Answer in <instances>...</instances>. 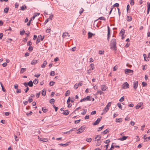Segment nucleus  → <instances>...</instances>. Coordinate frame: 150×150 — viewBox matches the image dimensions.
<instances>
[{"instance_id": "2eb2a0df", "label": "nucleus", "mask_w": 150, "mask_h": 150, "mask_svg": "<svg viewBox=\"0 0 150 150\" xmlns=\"http://www.w3.org/2000/svg\"><path fill=\"white\" fill-rule=\"evenodd\" d=\"M70 142H67L66 143L64 144H63L61 143V144H59L61 145L62 146H67L69 145L70 144Z\"/></svg>"}, {"instance_id": "5701e85b", "label": "nucleus", "mask_w": 150, "mask_h": 150, "mask_svg": "<svg viewBox=\"0 0 150 150\" xmlns=\"http://www.w3.org/2000/svg\"><path fill=\"white\" fill-rule=\"evenodd\" d=\"M21 10L22 11H24L26 9V6L25 5H23L21 7Z\"/></svg>"}, {"instance_id": "13d9d810", "label": "nucleus", "mask_w": 150, "mask_h": 150, "mask_svg": "<svg viewBox=\"0 0 150 150\" xmlns=\"http://www.w3.org/2000/svg\"><path fill=\"white\" fill-rule=\"evenodd\" d=\"M119 6V4H118L117 3H116L115 4H114L113 6L114 7H118Z\"/></svg>"}, {"instance_id": "bf43d9fd", "label": "nucleus", "mask_w": 150, "mask_h": 150, "mask_svg": "<svg viewBox=\"0 0 150 150\" xmlns=\"http://www.w3.org/2000/svg\"><path fill=\"white\" fill-rule=\"evenodd\" d=\"M14 137L15 140L16 141H18L19 140V139L18 138V137H17V136L16 135H15V134L14 135Z\"/></svg>"}, {"instance_id": "7c9ffc66", "label": "nucleus", "mask_w": 150, "mask_h": 150, "mask_svg": "<svg viewBox=\"0 0 150 150\" xmlns=\"http://www.w3.org/2000/svg\"><path fill=\"white\" fill-rule=\"evenodd\" d=\"M117 105L118 107L120 109H122V106L121 105V103H118L117 104Z\"/></svg>"}, {"instance_id": "473e14b6", "label": "nucleus", "mask_w": 150, "mask_h": 150, "mask_svg": "<svg viewBox=\"0 0 150 150\" xmlns=\"http://www.w3.org/2000/svg\"><path fill=\"white\" fill-rule=\"evenodd\" d=\"M55 83V82H54V81H51L49 83V85L50 86H53L54 85V84Z\"/></svg>"}, {"instance_id": "8fccbe9b", "label": "nucleus", "mask_w": 150, "mask_h": 150, "mask_svg": "<svg viewBox=\"0 0 150 150\" xmlns=\"http://www.w3.org/2000/svg\"><path fill=\"white\" fill-rule=\"evenodd\" d=\"M33 47L32 46H30L28 48V50L29 51H31L33 50Z\"/></svg>"}, {"instance_id": "aec40b11", "label": "nucleus", "mask_w": 150, "mask_h": 150, "mask_svg": "<svg viewBox=\"0 0 150 150\" xmlns=\"http://www.w3.org/2000/svg\"><path fill=\"white\" fill-rule=\"evenodd\" d=\"M109 108H107L106 107L103 110V113H105L109 110Z\"/></svg>"}, {"instance_id": "09e8293b", "label": "nucleus", "mask_w": 150, "mask_h": 150, "mask_svg": "<svg viewBox=\"0 0 150 150\" xmlns=\"http://www.w3.org/2000/svg\"><path fill=\"white\" fill-rule=\"evenodd\" d=\"M87 101V100H86V98H83L81 99L80 100V102H81L83 101Z\"/></svg>"}, {"instance_id": "1a4fd4ad", "label": "nucleus", "mask_w": 150, "mask_h": 150, "mask_svg": "<svg viewBox=\"0 0 150 150\" xmlns=\"http://www.w3.org/2000/svg\"><path fill=\"white\" fill-rule=\"evenodd\" d=\"M70 36V35L67 32H66L64 33L62 35V37L63 38H66L67 36L69 37Z\"/></svg>"}, {"instance_id": "7ed1b4c3", "label": "nucleus", "mask_w": 150, "mask_h": 150, "mask_svg": "<svg viewBox=\"0 0 150 150\" xmlns=\"http://www.w3.org/2000/svg\"><path fill=\"white\" fill-rule=\"evenodd\" d=\"M86 127L85 126H82L78 130V132H77L78 134L82 132L85 130Z\"/></svg>"}, {"instance_id": "774afa93", "label": "nucleus", "mask_w": 150, "mask_h": 150, "mask_svg": "<svg viewBox=\"0 0 150 150\" xmlns=\"http://www.w3.org/2000/svg\"><path fill=\"white\" fill-rule=\"evenodd\" d=\"M2 65L4 67H6L7 65V63L6 62H4L2 64Z\"/></svg>"}, {"instance_id": "052dcab7", "label": "nucleus", "mask_w": 150, "mask_h": 150, "mask_svg": "<svg viewBox=\"0 0 150 150\" xmlns=\"http://www.w3.org/2000/svg\"><path fill=\"white\" fill-rule=\"evenodd\" d=\"M104 51L102 50H100L99 52V53L100 54H104Z\"/></svg>"}, {"instance_id": "58836bf2", "label": "nucleus", "mask_w": 150, "mask_h": 150, "mask_svg": "<svg viewBox=\"0 0 150 150\" xmlns=\"http://www.w3.org/2000/svg\"><path fill=\"white\" fill-rule=\"evenodd\" d=\"M33 82L34 84H36L38 83V80L37 79H35L34 80Z\"/></svg>"}, {"instance_id": "9d476101", "label": "nucleus", "mask_w": 150, "mask_h": 150, "mask_svg": "<svg viewBox=\"0 0 150 150\" xmlns=\"http://www.w3.org/2000/svg\"><path fill=\"white\" fill-rule=\"evenodd\" d=\"M101 89L103 91H106L107 88L106 86L104 85H102L101 86Z\"/></svg>"}, {"instance_id": "3c124183", "label": "nucleus", "mask_w": 150, "mask_h": 150, "mask_svg": "<svg viewBox=\"0 0 150 150\" xmlns=\"http://www.w3.org/2000/svg\"><path fill=\"white\" fill-rule=\"evenodd\" d=\"M101 142H99V141H98L96 145V146H98L100 145L101 144Z\"/></svg>"}, {"instance_id": "a18cd8bd", "label": "nucleus", "mask_w": 150, "mask_h": 150, "mask_svg": "<svg viewBox=\"0 0 150 150\" xmlns=\"http://www.w3.org/2000/svg\"><path fill=\"white\" fill-rule=\"evenodd\" d=\"M143 56H144V61H149V59L147 60L146 58V54H144Z\"/></svg>"}, {"instance_id": "0e129e2a", "label": "nucleus", "mask_w": 150, "mask_h": 150, "mask_svg": "<svg viewBox=\"0 0 150 150\" xmlns=\"http://www.w3.org/2000/svg\"><path fill=\"white\" fill-rule=\"evenodd\" d=\"M147 9H150V3L149 2H147Z\"/></svg>"}, {"instance_id": "69168bd1", "label": "nucleus", "mask_w": 150, "mask_h": 150, "mask_svg": "<svg viewBox=\"0 0 150 150\" xmlns=\"http://www.w3.org/2000/svg\"><path fill=\"white\" fill-rule=\"evenodd\" d=\"M40 92H39L38 93H37L36 94V96L37 98H38L39 97V96L40 95Z\"/></svg>"}, {"instance_id": "c03bdc74", "label": "nucleus", "mask_w": 150, "mask_h": 150, "mask_svg": "<svg viewBox=\"0 0 150 150\" xmlns=\"http://www.w3.org/2000/svg\"><path fill=\"white\" fill-rule=\"evenodd\" d=\"M25 31L24 30H23L22 31H20V34L21 35H23L24 33H25Z\"/></svg>"}, {"instance_id": "4d7b16f0", "label": "nucleus", "mask_w": 150, "mask_h": 150, "mask_svg": "<svg viewBox=\"0 0 150 150\" xmlns=\"http://www.w3.org/2000/svg\"><path fill=\"white\" fill-rule=\"evenodd\" d=\"M129 8H130V6L129 5V4H128L127 6V12H128V11H130V10H129Z\"/></svg>"}, {"instance_id": "5fc2aeb1", "label": "nucleus", "mask_w": 150, "mask_h": 150, "mask_svg": "<svg viewBox=\"0 0 150 150\" xmlns=\"http://www.w3.org/2000/svg\"><path fill=\"white\" fill-rule=\"evenodd\" d=\"M30 33L29 31H28L26 33H25V35H26V37H27L29 36V34Z\"/></svg>"}, {"instance_id": "e2e57ef3", "label": "nucleus", "mask_w": 150, "mask_h": 150, "mask_svg": "<svg viewBox=\"0 0 150 150\" xmlns=\"http://www.w3.org/2000/svg\"><path fill=\"white\" fill-rule=\"evenodd\" d=\"M28 102L30 103L32 101L33 99L31 98L30 97H29V98H28Z\"/></svg>"}, {"instance_id": "338daca9", "label": "nucleus", "mask_w": 150, "mask_h": 150, "mask_svg": "<svg viewBox=\"0 0 150 150\" xmlns=\"http://www.w3.org/2000/svg\"><path fill=\"white\" fill-rule=\"evenodd\" d=\"M96 111H93L91 113V115H94L95 114H96Z\"/></svg>"}, {"instance_id": "4be33fe9", "label": "nucleus", "mask_w": 150, "mask_h": 150, "mask_svg": "<svg viewBox=\"0 0 150 150\" xmlns=\"http://www.w3.org/2000/svg\"><path fill=\"white\" fill-rule=\"evenodd\" d=\"M18 84H16L14 86V87L16 89V92L17 93H19V90L18 89Z\"/></svg>"}, {"instance_id": "603ef678", "label": "nucleus", "mask_w": 150, "mask_h": 150, "mask_svg": "<svg viewBox=\"0 0 150 150\" xmlns=\"http://www.w3.org/2000/svg\"><path fill=\"white\" fill-rule=\"evenodd\" d=\"M109 131L107 130V129H106L105 130H104L103 132L102 133H103V134H107Z\"/></svg>"}, {"instance_id": "ddd939ff", "label": "nucleus", "mask_w": 150, "mask_h": 150, "mask_svg": "<svg viewBox=\"0 0 150 150\" xmlns=\"http://www.w3.org/2000/svg\"><path fill=\"white\" fill-rule=\"evenodd\" d=\"M143 104L142 103H138L137 104V105L136 106L135 108L136 109H138L140 107H141V105Z\"/></svg>"}, {"instance_id": "b1692460", "label": "nucleus", "mask_w": 150, "mask_h": 150, "mask_svg": "<svg viewBox=\"0 0 150 150\" xmlns=\"http://www.w3.org/2000/svg\"><path fill=\"white\" fill-rule=\"evenodd\" d=\"M127 137H126V136H123L122 138H120L119 139V140L121 141H123V140H126L127 139Z\"/></svg>"}, {"instance_id": "72a5a7b5", "label": "nucleus", "mask_w": 150, "mask_h": 150, "mask_svg": "<svg viewBox=\"0 0 150 150\" xmlns=\"http://www.w3.org/2000/svg\"><path fill=\"white\" fill-rule=\"evenodd\" d=\"M98 19H100V20H102L105 21V17H99L98 19H97L96 21H97Z\"/></svg>"}, {"instance_id": "412c9836", "label": "nucleus", "mask_w": 150, "mask_h": 150, "mask_svg": "<svg viewBox=\"0 0 150 150\" xmlns=\"http://www.w3.org/2000/svg\"><path fill=\"white\" fill-rule=\"evenodd\" d=\"M40 14V13H35L33 15V17L32 18L33 19H34L35 18L38 16H39Z\"/></svg>"}, {"instance_id": "4c0bfd02", "label": "nucleus", "mask_w": 150, "mask_h": 150, "mask_svg": "<svg viewBox=\"0 0 150 150\" xmlns=\"http://www.w3.org/2000/svg\"><path fill=\"white\" fill-rule=\"evenodd\" d=\"M83 112H82L81 114L82 115H84L86 113L87 110L86 109H83Z\"/></svg>"}, {"instance_id": "423d86ee", "label": "nucleus", "mask_w": 150, "mask_h": 150, "mask_svg": "<svg viewBox=\"0 0 150 150\" xmlns=\"http://www.w3.org/2000/svg\"><path fill=\"white\" fill-rule=\"evenodd\" d=\"M138 81H135L133 82V87L134 90H136L138 86Z\"/></svg>"}, {"instance_id": "c756f323", "label": "nucleus", "mask_w": 150, "mask_h": 150, "mask_svg": "<svg viewBox=\"0 0 150 150\" xmlns=\"http://www.w3.org/2000/svg\"><path fill=\"white\" fill-rule=\"evenodd\" d=\"M116 121L117 122H122V119L121 118H116Z\"/></svg>"}, {"instance_id": "4468645a", "label": "nucleus", "mask_w": 150, "mask_h": 150, "mask_svg": "<svg viewBox=\"0 0 150 150\" xmlns=\"http://www.w3.org/2000/svg\"><path fill=\"white\" fill-rule=\"evenodd\" d=\"M126 20L128 21H130L132 20V18L131 16H127V17Z\"/></svg>"}, {"instance_id": "6ab92c4d", "label": "nucleus", "mask_w": 150, "mask_h": 150, "mask_svg": "<svg viewBox=\"0 0 150 150\" xmlns=\"http://www.w3.org/2000/svg\"><path fill=\"white\" fill-rule=\"evenodd\" d=\"M125 33V30L124 29H122L121 30L120 34L121 35V36H123L124 35Z\"/></svg>"}, {"instance_id": "f8f14e48", "label": "nucleus", "mask_w": 150, "mask_h": 150, "mask_svg": "<svg viewBox=\"0 0 150 150\" xmlns=\"http://www.w3.org/2000/svg\"><path fill=\"white\" fill-rule=\"evenodd\" d=\"M101 137V136L100 135H97L95 138V141H96V140H97V141H99Z\"/></svg>"}, {"instance_id": "9b49d317", "label": "nucleus", "mask_w": 150, "mask_h": 150, "mask_svg": "<svg viewBox=\"0 0 150 150\" xmlns=\"http://www.w3.org/2000/svg\"><path fill=\"white\" fill-rule=\"evenodd\" d=\"M38 60H37L36 59H34L31 62V64L32 65H34L36 63L38 62Z\"/></svg>"}, {"instance_id": "c85d7f7f", "label": "nucleus", "mask_w": 150, "mask_h": 150, "mask_svg": "<svg viewBox=\"0 0 150 150\" xmlns=\"http://www.w3.org/2000/svg\"><path fill=\"white\" fill-rule=\"evenodd\" d=\"M88 38H91L92 35H93V34L90 32H89L88 33Z\"/></svg>"}, {"instance_id": "20e7f679", "label": "nucleus", "mask_w": 150, "mask_h": 150, "mask_svg": "<svg viewBox=\"0 0 150 150\" xmlns=\"http://www.w3.org/2000/svg\"><path fill=\"white\" fill-rule=\"evenodd\" d=\"M129 85L127 82H125L122 86V88L123 89H125L129 88Z\"/></svg>"}, {"instance_id": "f704fd0d", "label": "nucleus", "mask_w": 150, "mask_h": 150, "mask_svg": "<svg viewBox=\"0 0 150 150\" xmlns=\"http://www.w3.org/2000/svg\"><path fill=\"white\" fill-rule=\"evenodd\" d=\"M92 140V139L91 138H87L86 139V141L89 142H91Z\"/></svg>"}, {"instance_id": "bb28decb", "label": "nucleus", "mask_w": 150, "mask_h": 150, "mask_svg": "<svg viewBox=\"0 0 150 150\" xmlns=\"http://www.w3.org/2000/svg\"><path fill=\"white\" fill-rule=\"evenodd\" d=\"M70 93V91L69 90H67L65 94V96H69Z\"/></svg>"}, {"instance_id": "ea45409f", "label": "nucleus", "mask_w": 150, "mask_h": 150, "mask_svg": "<svg viewBox=\"0 0 150 150\" xmlns=\"http://www.w3.org/2000/svg\"><path fill=\"white\" fill-rule=\"evenodd\" d=\"M94 65L93 64H91L90 65V67H91V68L92 70H93L94 69Z\"/></svg>"}, {"instance_id": "6e6d98bb", "label": "nucleus", "mask_w": 150, "mask_h": 150, "mask_svg": "<svg viewBox=\"0 0 150 150\" xmlns=\"http://www.w3.org/2000/svg\"><path fill=\"white\" fill-rule=\"evenodd\" d=\"M42 141L43 142H48V140L47 139H42Z\"/></svg>"}, {"instance_id": "f03ea898", "label": "nucleus", "mask_w": 150, "mask_h": 150, "mask_svg": "<svg viewBox=\"0 0 150 150\" xmlns=\"http://www.w3.org/2000/svg\"><path fill=\"white\" fill-rule=\"evenodd\" d=\"M125 74L130 75L132 74L133 71L132 70L127 69H125Z\"/></svg>"}, {"instance_id": "79ce46f5", "label": "nucleus", "mask_w": 150, "mask_h": 150, "mask_svg": "<svg viewBox=\"0 0 150 150\" xmlns=\"http://www.w3.org/2000/svg\"><path fill=\"white\" fill-rule=\"evenodd\" d=\"M55 72L54 71H52L50 74V76H54L55 75Z\"/></svg>"}, {"instance_id": "f257e3e1", "label": "nucleus", "mask_w": 150, "mask_h": 150, "mask_svg": "<svg viewBox=\"0 0 150 150\" xmlns=\"http://www.w3.org/2000/svg\"><path fill=\"white\" fill-rule=\"evenodd\" d=\"M110 48L113 50H115L116 49V40L115 39H112L110 42Z\"/></svg>"}, {"instance_id": "49530a36", "label": "nucleus", "mask_w": 150, "mask_h": 150, "mask_svg": "<svg viewBox=\"0 0 150 150\" xmlns=\"http://www.w3.org/2000/svg\"><path fill=\"white\" fill-rule=\"evenodd\" d=\"M130 2V4L131 5H133L134 4V0H131Z\"/></svg>"}, {"instance_id": "c9c22d12", "label": "nucleus", "mask_w": 150, "mask_h": 150, "mask_svg": "<svg viewBox=\"0 0 150 150\" xmlns=\"http://www.w3.org/2000/svg\"><path fill=\"white\" fill-rule=\"evenodd\" d=\"M54 100L53 98H52L50 100V103L51 104H54Z\"/></svg>"}, {"instance_id": "de8ad7c7", "label": "nucleus", "mask_w": 150, "mask_h": 150, "mask_svg": "<svg viewBox=\"0 0 150 150\" xmlns=\"http://www.w3.org/2000/svg\"><path fill=\"white\" fill-rule=\"evenodd\" d=\"M84 11V10L83 9L81 8L80 9V11H79V13L81 15L83 13V11Z\"/></svg>"}, {"instance_id": "37998d69", "label": "nucleus", "mask_w": 150, "mask_h": 150, "mask_svg": "<svg viewBox=\"0 0 150 150\" xmlns=\"http://www.w3.org/2000/svg\"><path fill=\"white\" fill-rule=\"evenodd\" d=\"M79 85L77 83H76V84H75L74 86V88L75 89H77L78 88V87H79Z\"/></svg>"}, {"instance_id": "39448f33", "label": "nucleus", "mask_w": 150, "mask_h": 150, "mask_svg": "<svg viewBox=\"0 0 150 150\" xmlns=\"http://www.w3.org/2000/svg\"><path fill=\"white\" fill-rule=\"evenodd\" d=\"M43 39L44 37L42 38L41 35H39L38 36L37 39V40L36 41V44H37L38 43H39V42L40 41V40L42 41L43 40Z\"/></svg>"}, {"instance_id": "f3484780", "label": "nucleus", "mask_w": 150, "mask_h": 150, "mask_svg": "<svg viewBox=\"0 0 150 150\" xmlns=\"http://www.w3.org/2000/svg\"><path fill=\"white\" fill-rule=\"evenodd\" d=\"M28 86L30 87H32L33 86V82L32 81H30L28 83Z\"/></svg>"}, {"instance_id": "e433bc0d", "label": "nucleus", "mask_w": 150, "mask_h": 150, "mask_svg": "<svg viewBox=\"0 0 150 150\" xmlns=\"http://www.w3.org/2000/svg\"><path fill=\"white\" fill-rule=\"evenodd\" d=\"M42 110L45 113L47 111V109L45 108H42Z\"/></svg>"}, {"instance_id": "680f3d73", "label": "nucleus", "mask_w": 150, "mask_h": 150, "mask_svg": "<svg viewBox=\"0 0 150 150\" xmlns=\"http://www.w3.org/2000/svg\"><path fill=\"white\" fill-rule=\"evenodd\" d=\"M53 107H54V109H55V111L56 112H57V110L58 108L57 107H56L54 105H53Z\"/></svg>"}, {"instance_id": "0eeeda50", "label": "nucleus", "mask_w": 150, "mask_h": 150, "mask_svg": "<svg viewBox=\"0 0 150 150\" xmlns=\"http://www.w3.org/2000/svg\"><path fill=\"white\" fill-rule=\"evenodd\" d=\"M101 119V117L100 118H98L97 120L95 121V122L93 123V125H96L99 124L100 122V121Z\"/></svg>"}, {"instance_id": "a19ab883", "label": "nucleus", "mask_w": 150, "mask_h": 150, "mask_svg": "<svg viewBox=\"0 0 150 150\" xmlns=\"http://www.w3.org/2000/svg\"><path fill=\"white\" fill-rule=\"evenodd\" d=\"M86 98L87 101V100H91V97L90 96H88Z\"/></svg>"}, {"instance_id": "393cba45", "label": "nucleus", "mask_w": 150, "mask_h": 150, "mask_svg": "<svg viewBox=\"0 0 150 150\" xmlns=\"http://www.w3.org/2000/svg\"><path fill=\"white\" fill-rule=\"evenodd\" d=\"M103 93V92L101 91L100 90H98L96 93L97 95H98L99 94L100 95H101L102 94V93Z\"/></svg>"}, {"instance_id": "864d4df0", "label": "nucleus", "mask_w": 150, "mask_h": 150, "mask_svg": "<svg viewBox=\"0 0 150 150\" xmlns=\"http://www.w3.org/2000/svg\"><path fill=\"white\" fill-rule=\"evenodd\" d=\"M124 96H122L119 100V101L120 102H122L124 100Z\"/></svg>"}, {"instance_id": "cd10ccee", "label": "nucleus", "mask_w": 150, "mask_h": 150, "mask_svg": "<svg viewBox=\"0 0 150 150\" xmlns=\"http://www.w3.org/2000/svg\"><path fill=\"white\" fill-rule=\"evenodd\" d=\"M46 91L45 89L42 90V95L43 96H45L46 95Z\"/></svg>"}, {"instance_id": "6e6552de", "label": "nucleus", "mask_w": 150, "mask_h": 150, "mask_svg": "<svg viewBox=\"0 0 150 150\" xmlns=\"http://www.w3.org/2000/svg\"><path fill=\"white\" fill-rule=\"evenodd\" d=\"M108 38L107 40L108 41L109 40L110 35V28L109 26L108 27Z\"/></svg>"}, {"instance_id": "dca6fc26", "label": "nucleus", "mask_w": 150, "mask_h": 150, "mask_svg": "<svg viewBox=\"0 0 150 150\" xmlns=\"http://www.w3.org/2000/svg\"><path fill=\"white\" fill-rule=\"evenodd\" d=\"M26 69L25 68H21L20 70V73L22 74L24 72L26 71Z\"/></svg>"}, {"instance_id": "a211bd4d", "label": "nucleus", "mask_w": 150, "mask_h": 150, "mask_svg": "<svg viewBox=\"0 0 150 150\" xmlns=\"http://www.w3.org/2000/svg\"><path fill=\"white\" fill-rule=\"evenodd\" d=\"M47 64V62L46 61H44L43 63L41 65V67L42 68H44L45 67Z\"/></svg>"}, {"instance_id": "2f4dec72", "label": "nucleus", "mask_w": 150, "mask_h": 150, "mask_svg": "<svg viewBox=\"0 0 150 150\" xmlns=\"http://www.w3.org/2000/svg\"><path fill=\"white\" fill-rule=\"evenodd\" d=\"M9 8L6 7L5 8L4 10V12L6 13H7L8 11Z\"/></svg>"}, {"instance_id": "a878e982", "label": "nucleus", "mask_w": 150, "mask_h": 150, "mask_svg": "<svg viewBox=\"0 0 150 150\" xmlns=\"http://www.w3.org/2000/svg\"><path fill=\"white\" fill-rule=\"evenodd\" d=\"M69 112L68 110H66L64 111V112L62 113V114L63 115H68L69 114Z\"/></svg>"}]
</instances>
